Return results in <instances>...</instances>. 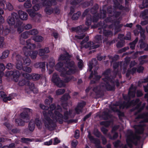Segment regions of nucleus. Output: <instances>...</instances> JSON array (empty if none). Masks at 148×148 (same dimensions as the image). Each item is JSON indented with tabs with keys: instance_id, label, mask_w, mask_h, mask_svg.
<instances>
[{
	"instance_id": "47",
	"label": "nucleus",
	"mask_w": 148,
	"mask_h": 148,
	"mask_svg": "<svg viewBox=\"0 0 148 148\" xmlns=\"http://www.w3.org/2000/svg\"><path fill=\"white\" fill-rule=\"evenodd\" d=\"M77 59L78 60V66L80 69H81L83 67V62L82 60L79 59L78 56H77Z\"/></svg>"
},
{
	"instance_id": "12",
	"label": "nucleus",
	"mask_w": 148,
	"mask_h": 148,
	"mask_svg": "<svg viewBox=\"0 0 148 148\" xmlns=\"http://www.w3.org/2000/svg\"><path fill=\"white\" fill-rule=\"evenodd\" d=\"M140 139V136L136 134H134L131 130L128 131L127 135L126 141L127 145L130 147H132V144Z\"/></svg>"
},
{
	"instance_id": "35",
	"label": "nucleus",
	"mask_w": 148,
	"mask_h": 148,
	"mask_svg": "<svg viewBox=\"0 0 148 148\" xmlns=\"http://www.w3.org/2000/svg\"><path fill=\"white\" fill-rule=\"evenodd\" d=\"M97 64V62L95 59H93L91 62H90L88 64L89 68V71H91L93 68V66Z\"/></svg>"
},
{
	"instance_id": "46",
	"label": "nucleus",
	"mask_w": 148,
	"mask_h": 148,
	"mask_svg": "<svg viewBox=\"0 0 148 148\" xmlns=\"http://www.w3.org/2000/svg\"><path fill=\"white\" fill-rule=\"evenodd\" d=\"M28 82L27 79H23L19 81L18 84L20 86H23L26 83H28Z\"/></svg>"
},
{
	"instance_id": "9",
	"label": "nucleus",
	"mask_w": 148,
	"mask_h": 148,
	"mask_svg": "<svg viewBox=\"0 0 148 148\" xmlns=\"http://www.w3.org/2000/svg\"><path fill=\"white\" fill-rule=\"evenodd\" d=\"M32 9H28L26 10V11L29 14V16L32 18L34 19L35 20L38 19L41 17V15L38 13H36L35 11H37L39 10L42 7L41 4H33Z\"/></svg>"
},
{
	"instance_id": "52",
	"label": "nucleus",
	"mask_w": 148,
	"mask_h": 148,
	"mask_svg": "<svg viewBox=\"0 0 148 148\" xmlns=\"http://www.w3.org/2000/svg\"><path fill=\"white\" fill-rule=\"evenodd\" d=\"M138 39L136 38L133 42L130 43V47L132 49H134L135 44L138 42Z\"/></svg>"
},
{
	"instance_id": "21",
	"label": "nucleus",
	"mask_w": 148,
	"mask_h": 148,
	"mask_svg": "<svg viewBox=\"0 0 148 148\" xmlns=\"http://www.w3.org/2000/svg\"><path fill=\"white\" fill-rule=\"evenodd\" d=\"M16 68L18 70H21L23 68L22 63V59L21 57L19 55H17L16 57Z\"/></svg>"
},
{
	"instance_id": "31",
	"label": "nucleus",
	"mask_w": 148,
	"mask_h": 148,
	"mask_svg": "<svg viewBox=\"0 0 148 148\" xmlns=\"http://www.w3.org/2000/svg\"><path fill=\"white\" fill-rule=\"evenodd\" d=\"M10 30L8 28H6L5 30L3 29V25L0 24V34H3L6 35L10 32Z\"/></svg>"
},
{
	"instance_id": "62",
	"label": "nucleus",
	"mask_w": 148,
	"mask_h": 148,
	"mask_svg": "<svg viewBox=\"0 0 148 148\" xmlns=\"http://www.w3.org/2000/svg\"><path fill=\"white\" fill-rule=\"evenodd\" d=\"M145 56H142L139 58L140 64H143L145 62V60H144V59L145 58Z\"/></svg>"
},
{
	"instance_id": "28",
	"label": "nucleus",
	"mask_w": 148,
	"mask_h": 148,
	"mask_svg": "<svg viewBox=\"0 0 148 148\" xmlns=\"http://www.w3.org/2000/svg\"><path fill=\"white\" fill-rule=\"evenodd\" d=\"M30 35L28 31L25 32L23 33L21 35V37L20 38L21 43L23 45L25 43V42L23 40V38L26 39Z\"/></svg>"
},
{
	"instance_id": "33",
	"label": "nucleus",
	"mask_w": 148,
	"mask_h": 148,
	"mask_svg": "<svg viewBox=\"0 0 148 148\" xmlns=\"http://www.w3.org/2000/svg\"><path fill=\"white\" fill-rule=\"evenodd\" d=\"M106 12H105L103 11V13H102V12L101 13V15L100 16V17L99 16H96V17H95V16H94L93 19V22H96L97 21L98 19V18H104L106 16Z\"/></svg>"
},
{
	"instance_id": "36",
	"label": "nucleus",
	"mask_w": 148,
	"mask_h": 148,
	"mask_svg": "<svg viewBox=\"0 0 148 148\" xmlns=\"http://www.w3.org/2000/svg\"><path fill=\"white\" fill-rule=\"evenodd\" d=\"M129 62L130 58H127L125 59V61L123 62H122L121 64V67L123 68L124 69H125L127 65L128 64V63H129Z\"/></svg>"
},
{
	"instance_id": "45",
	"label": "nucleus",
	"mask_w": 148,
	"mask_h": 148,
	"mask_svg": "<svg viewBox=\"0 0 148 148\" xmlns=\"http://www.w3.org/2000/svg\"><path fill=\"white\" fill-rule=\"evenodd\" d=\"M76 79V78L74 77H73L70 76L65 78L64 81H63V82H64V84H65L66 83H67L69 82L71 80H73V81H75Z\"/></svg>"
},
{
	"instance_id": "8",
	"label": "nucleus",
	"mask_w": 148,
	"mask_h": 148,
	"mask_svg": "<svg viewBox=\"0 0 148 148\" xmlns=\"http://www.w3.org/2000/svg\"><path fill=\"white\" fill-rule=\"evenodd\" d=\"M137 119H138L139 121H140V124L138 125H134V128L136 130V133L141 134L143 133L144 130L143 126L144 124L143 123V122H148V113L139 115L136 118V120Z\"/></svg>"
},
{
	"instance_id": "6",
	"label": "nucleus",
	"mask_w": 148,
	"mask_h": 148,
	"mask_svg": "<svg viewBox=\"0 0 148 148\" xmlns=\"http://www.w3.org/2000/svg\"><path fill=\"white\" fill-rule=\"evenodd\" d=\"M95 43L91 42H86L88 40V37H86L84 40L81 43V47L82 48L85 47V48L90 47V49H94L99 47V44H96V43H100L102 42V37L101 35H97L95 37Z\"/></svg>"
},
{
	"instance_id": "57",
	"label": "nucleus",
	"mask_w": 148,
	"mask_h": 148,
	"mask_svg": "<svg viewBox=\"0 0 148 148\" xmlns=\"http://www.w3.org/2000/svg\"><path fill=\"white\" fill-rule=\"evenodd\" d=\"M78 144V142L76 140H73L71 143L72 148H76V147Z\"/></svg>"
},
{
	"instance_id": "5",
	"label": "nucleus",
	"mask_w": 148,
	"mask_h": 148,
	"mask_svg": "<svg viewBox=\"0 0 148 148\" xmlns=\"http://www.w3.org/2000/svg\"><path fill=\"white\" fill-rule=\"evenodd\" d=\"M109 17L105 21L106 23H107L106 24L104 23H100V26H101V28H100L101 29H103V34L104 35L106 36H110L112 35V32L106 30H104V28H106L108 27V26L109 25H110V23H113V21L112 19H113L114 20V18H116L118 16H119L120 13L119 12H108ZM111 25H109L108 27V28H110L112 27Z\"/></svg>"
},
{
	"instance_id": "25",
	"label": "nucleus",
	"mask_w": 148,
	"mask_h": 148,
	"mask_svg": "<svg viewBox=\"0 0 148 148\" xmlns=\"http://www.w3.org/2000/svg\"><path fill=\"white\" fill-rule=\"evenodd\" d=\"M85 104V103L84 102L78 103L75 109V110L76 114H79L82 112V108Z\"/></svg>"
},
{
	"instance_id": "7",
	"label": "nucleus",
	"mask_w": 148,
	"mask_h": 148,
	"mask_svg": "<svg viewBox=\"0 0 148 148\" xmlns=\"http://www.w3.org/2000/svg\"><path fill=\"white\" fill-rule=\"evenodd\" d=\"M31 41V39H29L26 41L27 46L24 47L23 51L25 56H30L32 59H35L36 57L38 52L36 51H33L32 54H30V50L34 49L36 47V45L34 44H32Z\"/></svg>"
},
{
	"instance_id": "60",
	"label": "nucleus",
	"mask_w": 148,
	"mask_h": 148,
	"mask_svg": "<svg viewBox=\"0 0 148 148\" xmlns=\"http://www.w3.org/2000/svg\"><path fill=\"white\" fill-rule=\"evenodd\" d=\"M40 68L42 69V71H43L45 70V62H40Z\"/></svg>"
},
{
	"instance_id": "61",
	"label": "nucleus",
	"mask_w": 148,
	"mask_h": 148,
	"mask_svg": "<svg viewBox=\"0 0 148 148\" xmlns=\"http://www.w3.org/2000/svg\"><path fill=\"white\" fill-rule=\"evenodd\" d=\"M100 124L101 125H103L105 127H107L110 125V122L107 121H103L101 122Z\"/></svg>"
},
{
	"instance_id": "40",
	"label": "nucleus",
	"mask_w": 148,
	"mask_h": 148,
	"mask_svg": "<svg viewBox=\"0 0 148 148\" xmlns=\"http://www.w3.org/2000/svg\"><path fill=\"white\" fill-rule=\"evenodd\" d=\"M32 39L36 42H41L43 40V38L41 36H36L34 37Z\"/></svg>"
},
{
	"instance_id": "59",
	"label": "nucleus",
	"mask_w": 148,
	"mask_h": 148,
	"mask_svg": "<svg viewBox=\"0 0 148 148\" xmlns=\"http://www.w3.org/2000/svg\"><path fill=\"white\" fill-rule=\"evenodd\" d=\"M136 68L133 67L131 71H130V70H128L127 71V73H132V74H133L134 73L136 72Z\"/></svg>"
},
{
	"instance_id": "53",
	"label": "nucleus",
	"mask_w": 148,
	"mask_h": 148,
	"mask_svg": "<svg viewBox=\"0 0 148 148\" xmlns=\"http://www.w3.org/2000/svg\"><path fill=\"white\" fill-rule=\"evenodd\" d=\"M65 91L64 89H59L57 90L56 92V94L57 95H60L63 94Z\"/></svg>"
},
{
	"instance_id": "14",
	"label": "nucleus",
	"mask_w": 148,
	"mask_h": 148,
	"mask_svg": "<svg viewBox=\"0 0 148 148\" xmlns=\"http://www.w3.org/2000/svg\"><path fill=\"white\" fill-rule=\"evenodd\" d=\"M51 81L58 87H62L65 86L64 82L60 79L58 75L56 73L53 74L52 77Z\"/></svg>"
},
{
	"instance_id": "51",
	"label": "nucleus",
	"mask_w": 148,
	"mask_h": 148,
	"mask_svg": "<svg viewBox=\"0 0 148 148\" xmlns=\"http://www.w3.org/2000/svg\"><path fill=\"white\" fill-rule=\"evenodd\" d=\"M143 1L142 3V7L140 6V7L141 8H143L145 7H148V0H143Z\"/></svg>"
},
{
	"instance_id": "50",
	"label": "nucleus",
	"mask_w": 148,
	"mask_h": 148,
	"mask_svg": "<svg viewBox=\"0 0 148 148\" xmlns=\"http://www.w3.org/2000/svg\"><path fill=\"white\" fill-rule=\"evenodd\" d=\"M30 35H34L37 34L38 33V31L36 29H32L29 31H28Z\"/></svg>"
},
{
	"instance_id": "48",
	"label": "nucleus",
	"mask_w": 148,
	"mask_h": 148,
	"mask_svg": "<svg viewBox=\"0 0 148 148\" xmlns=\"http://www.w3.org/2000/svg\"><path fill=\"white\" fill-rule=\"evenodd\" d=\"M27 56H26L25 57V58L23 59V60L24 64L27 66H28L30 63L31 60Z\"/></svg>"
},
{
	"instance_id": "49",
	"label": "nucleus",
	"mask_w": 148,
	"mask_h": 148,
	"mask_svg": "<svg viewBox=\"0 0 148 148\" xmlns=\"http://www.w3.org/2000/svg\"><path fill=\"white\" fill-rule=\"evenodd\" d=\"M81 15L80 12L78 11L76 13H74L73 15L72 18L73 20H76Z\"/></svg>"
},
{
	"instance_id": "30",
	"label": "nucleus",
	"mask_w": 148,
	"mask_h": 148,
	"mask_svg": "<svg viewBox=\"0 0 148 148\" xmlns=\"http://www.w3.org/2000/svg\"><path fill=\"white\" fill-rule=\"evenodd\" d=\"M5 69V66L3 64L0 63V83H2V77L4 75L3 71Z\"/></svg>"
},
{
	"instance_id": "43",
	"label": "nucleus",
	"mask_w": 148,
	"mask_h": 148,
	"mask_svg": "<svg viewBox=\"0 0 148 148\" xmlns=\"http://www.w3.org/2000/svg\"><path fill=\"white\" fill-rule=\"evenodd\" d=\"M9 53V51L6 50L4 51L3 53L2 56L0 57L1 59H3L7 58Z\"/></svg>"
},
{
	"instance_id": "55",
	"label": "nucleus",
	"mask_w": 148,
	"mask_h": 148,
	"mask_svg": "<svg viewBox=\"0 0 148 148\" xmlns=\"http://www.w3.org/2000/svg\"><path fill=\"white\" fill-rule=\"evenodd\" d=\"M23 71L28 73H30L31 72L32 69L31 68L28 67H24L22 69Z\"/></svg>"
},
{
	"instance_id": "39",
	"label": "nucleus",
	"mask_w": 148,
	"mask_h": 148,
	"mask_svg": "<svg viewBox=\"0 0 148 148\" xmlns=\"http://www.w3.org/2000/svg\"><path fill=\"white\" fill-rule=\"evenodd\" d=\"M141 44L140 45V47L141 49L144 48L145 50H148V45L146 43L142 42L141 40H140L139 42Z\"/></svg>"
},
{
	"instance_id": "29",
	"label": "nucleus",
	"mask_w": 148,
	"mask_h": 148,
	"mask_svg": "<svg viewBox=\"0 0 148 148\" xmlns=\"http://www.w3.org/2000/svg\"><path fill=\"white\" fill-rule=\"evenodd\" d=\"M53 105L55 107V108L53 110V111L51 110V112H53V114L54 113V111H55V110L56 109H57V108H61L60 106H59L58 105L57 106H55V104H53ZM52 105V104L50 106H50ZM40 107L42 109L44 110H48V109H49V111H46V112H47L48 114L49 113V110H50L49 109L50 108H49L48 107L45 106L43 105H42V104H40ZM49 108H50V107H49Z\"/></svg>"
},
{
	"instance_id": "64",
	"label": "nucleus",
	"mask_w": 148,
	"mask_h": 148,
	"mask_svg": "<svg viewBox=\"0 0 148 148\" xmlns=\"http://www.w3.org/2000/svg\"><path fill=\"white\" fill-rule=\"evenodd\" d=\"M114 146L115 147H118L120 146L121 142L119 140H118L116 141L113 143Z\"/></svg>"
},
{
	"instance_id": "54",
	"label": "nucleus",
	"mask_w": 148,
	"mask_h": 148,
	"mask_svg": "<svg viewBox=\"0 0 148 148\" xmlns=\"http://www.w3.org/2000/svg\"><path fill=\"white\" fill-rule=\"evenodd\" d=\"M53 101V98L51 97L50 96H49L48 97V99H45V103L48 105L51 103Z\"/></svg>"
},
{
	"instance_id": "58",
	"label": "nucleus",
	"mask_w": 148,
	"mask_h": 148,
	"mask_svg": "<svg viewBox=\"0 0 148 148\" xmlns=\"http://www.w3.org/2000/svg\"><path fill=\"white\" fill-rule=\"evenodd\" d=\"M4 38L3 37H0V48L3 47L4 44Z\"/></svg>"
},
{
	"instance_id": "32",
	"label": "nucleus",
	"mask_w": 148,
	"mask_h": 148,
	"mask_svg": "<svg viewBox=\"0 0 148 148\" xmlns=\"http://www.w3.org/2000/svg\"><path fill=\"white\" fill-rule=\"evenodd\" d=\"M0 93L1 97L4 101L6 102L7 101L10 100L12 99V97L10 96L8 97H7V96L3 92H1Z\"/></svg>"
},
{
	"instance_id": "22",
	"label": "nucleus",
	"mask_w": 148,
	"mask_h": 148,
	"mask_svg": "<svg viewBox=\"0 0 148 148\" xmlns=\"http://www.w3.org/2000/svg\"><path fill=\"white\" fill-rule=\"evenodd\" d=\"M88 136L90 140L95 144L97 148H103L100 145V142L99 140L94 138L93 136H91L89 132H88Z\"/></svg>"
},
{
	"instance_id": "38",
	"label": "nucleus",
	"mask_w": 148,
	"mask_h": 148,
	"mask_svg": "<svg viewBox=\"0 0 148 148\" xmlns=\"http://www.w3.org/2000/svg\"><path fill=\"white\" fill-rule=\"evenodd\" d=\"M42 4L43 6H47L48 5L47 4L51 2H53L54 1H61V0H41Z\"/></svg>"
},
{
	"instance_id": "18",
	"label": "nucleus",
	"mask_w": 148,
	"mask_h": 148,
	"mask_svg": "<svg viewBox=\"0 0 148 148\" xmlns=\"http://www.w3.org/2000/svg\"><path fill=\"white\" fill-rule=\"evenodd\" d=\"M23 76L28 79H32L34 81L39 79L40 78V75L38 74H33L31 75L26 73L23 74Z\"/></svg>"
},
{
	"instance_id": "23",
	"label": "nucleus",
	"mask_w": 148,
	"mask_h": 148,
	"mask_svg": "<svg viewBox=\"0 0 148 148\" xmlns=\"http://www.w3.org/2000/svg\"><path fill=\"white\" fill-rule=\"evenodd\" d=\"M136 27L138 30L136 29L134 31V34L135 35H136L138 34L139 32H140L141 37L144 39L145 36L144 33L145 32V30L143 29L141 26L139 25H137Z\"/></svg>"
},
{
	"instance_id": "1",
	"label": "nucleus",
	"mask_w": 148,
	"mask_h": 148,
	"mask_svg": "<svg viewBox=\"0 0 148 148\" xmlns=\"http://www.w3.org/2000/svg\"><path fill=\"white\" fill-rule=\"evenodd\" d=\"M55 108V106L52 105L50 107L48 114L46 111L43 112L44 117L43 121L45 126L46 128L50 130L54 129L56 122H59L60 123H62L63 121H67L68 119L73 117L75 115V114L73 113V111L70 110L69 112L67 111H64L63 116L61 113L62 110L59 108L56 109L54 113L53 114L51 110L53 111Z\"/></svg>"
},
{
	"instance_id": "16",
	"label": "nucleus",
	"mask_w": 148,
	"mask_h": 148,
	"mask_svg": "<svg viewBox=\"0 0 148 148\" xmlns=\"http://www.w3.org/2000/svg\"><path fill=\"white\" fill-rule=\"evenodd\" d=\"M18 16L17 14L15 12L12 13L11 15L8 17L7 21L10 26L14 25L15 22L17 21Z\"/></svg>"
},
{
	"instance_id": "24",
	"label": "nucleus",
	"mask_w": 148,
	"mask_h": 148,
	"mask_svg": "<svg viewBox=\"0 0 148 148\" xmlns=\"http://www.w3.org/2000/svg\"><path fill=\"white\" fill-rule=\"evenodd\" d=\"M70 98V97L68 94H65L61 98V101L62 103V105L64 109H67V108H65V107L67 106V105L66 101Z\"/></svg>"
},
{
	"instance_id": "37",
	"label": "nucleus",
	"mask_w": 148,
	"mask_h": 148,
	"mask_svg": "<svg viewBox=\"0 0 148 148\" xmlns=\"http://www.w3.org/2000/svg\"><path fill=\"white\" fill-rule=\"evenodd\" d=\"M32 7V5L30 0H27L24 3L23 7L25 9H29Z\"/></svg>"
},
{
	"instance_id": "19",
	"label": "nucleus",
	"mask_w": 148,
	"mask_h": 148,
	"mask_svg": "<svg viewBox=\"0 0 148 148\" xmlns=\"http://www.w3.org/2000/svg\"><path fill=\"white\" fill-rule=\"evenodd\" d=\"M27 86L29 89H26V91L28 93H29L31 92H32L34 93H36L38 92V89L33 83L28 82L27 83Z\"/></svg>"
},
{
	"instance_id": "3",
	"label": "nucleus",
	"mask_w": 148,
	"mask_h": 148,
	"mask_svg": "<svg viewBox=\"0 0 148 148\" xmlns=\"http://www.w3.org/2000/svg\"><path fill=\"white\" fill-rule=\"evenodd\" d=\"M110 70L108 69L106 70L103 74L102 77L103 82L101 83L99 86H96L94 87L93 90L96 93H98L102 90H113L114 89V86L115 84L118 86L119 83L117 80L115 82L113 81L112 79L115 77V75L112 77L111 79L109 78V75Z\"/></svg>"
},
{
	"instance_id": "42",
	"label": "nucleus",
	"mask_w": 148,
	"mask_h": 148,
	"mask_svg": "<svg viewBox=\"0 0 148 148\" xmlns=\"http://www.w3.org/2000/svg\"><path fill=\"white\" fill-rule=\"evenodd\" d=\"M148 10H145L141 12L140 16L143 19H146L148 18Z\"/></svg>"
},
{
	"instance_id": "44",
	"label": "nucleus",
	"mask_w": 148,
	"mask_h": 148,
	"mask_svg": "<svg viewBox=\"0 0 148 148\" xmlns=\"http://www.w3.org/2000/svg\"><path fill=\"white\" fill-rule=\"evenodd\" d=\"M49 66L51 69L53 68L55 65V61L54 60L51 58L49 61Z\"/></svg>"
},
{
	"instance_id": "27",
	"label": "nucleus",
	"mask_w": 148,
	"mask_h": 148,
	"mask_svg": "<svg viewBox=\"0 0 148 148\" xmlns=\"http://www.w3.org/2000/svg\"><path fill=\"white\" fill-rule=\"evenodd\" d=\"M89 78L91 79L92 78L93 79V80L91 81V83L92 84L95 82V80H98L101 78L99 76L97 75V73L96 71H94V73L93 72H92L89 77Z\"/></svg>"
},
{
	"instance_id": "11",
	"label": "nucleus",
	"mask_w": 148,
	"mask_h": 148,
	"mask_svg": "<svg viewBox=\"0 0 148 148\" xmlns=\"http://www.w3.org/2000/svg\"><path fill=\"white\" fill-rule=\"evenodd\" d=\"M0 5L1 6L0 8V23H3L4 22V20L2 15L3 14L4 12L2 8L10 11L13 10V7L10 3L6 2L5 1L0 2Z\"/></svg>"
},
{
	"instance_id": "2",
	"label": "nucleus",
	"mask_w": 148,
	"mask_h": 148,
	"mask_svg": "<svg viewBox=\"0 0 148 148\" xmlns=\"http://www.w3.org/2000/svg\"><path fill=\"white\" fill-rule=\"evenodd\" d=\"M59 62L55 66L56 70L60 72V76L65 77L67 75L74 74L78 70L71 57L66 52L61 55L58 58Z\"/></svg>"
},
{
	"instance_id": "17",
	"label": "nucleus",
	"mask_w": 148,
	"mask_h": 148,
	"mask_svg": "<svg viewBox=\"0 0 148 148\" xmlns=\"http://www.w3.org/2000/svg\"><path fill=\"white\" fill-rule=\"evenodd\" d=\"M20 74L18 71L14 70V71H10L6 72L5 75L7 77L13 75V79L15 82H17L18 81L19 77Z\"/></svg>"
},
{
	"instance_id": "4",
	"label": "nucleus",
	"mask_w": 148,
	"mask_h": 148,
	"mask_svg": "<svg viewBox=\"0 0 148 148\" xmlns=\"http://www.w3.org/2000/svg\"><path fill=\"white\" fill-rule=\"evenodd\" d=\"M136 89V87L132 85L129 89L128 96L123 95L124 99L127 101V103L125 102L123 104L120 105L119 108L120 109H123L125 108H127L130 106H133L135 105H136V109H138L139 108L141 103L139 102L138 99H136L135 101H132L131 102H129V101L131 99L135 97Z\"/></svg>"
},
{
	"instance_id": "15",
	"label": "nucleus",
	"mask_w": 148,
	"mask_h": 148,
	"mask_svg": "<svg viewBox=\"0 0 148 148\" xmlns=\"http://www.w3.org/2000/svg\"><path fill=\"white\" fill-rule=\"evenodd\" d=\"M14 27L17 28V30L18 32L20 33L23 32L24 29H30L32 28V26L30 24H27L23 26L22 23L20 22H17L16 23V24L14 26Z\"/></svg>"
},
{
	"instance_id": "34",
	"label": "nucleus",
	"mask_w": 148,
	"mask_h": 148,
	"mask_svg": "<svg viewBox=\"0 0 148 148\" xmlns=\"http://www.w3.org/2000/svg\"><path fill=\"white\" fill-rule=\"evenodd\" d=\"M37 127L38 128H40L42 126V123L41 121L40 120V117L39 116H37L36 118L35 119L34 123Z\"/></svg>"
},
{
	"instance_id": "10",
	"label": "nucleus",
	"mask_w": 148,
	"mask_h": 148,
	"mask_svg": "<svg viewBox=\"0 0 148 148\" xmlns=\"http://www.w3.org/2000/svg\"><path fill=\"white\" fill-rule=\"evenodd\" d=\"M24 111L27 113L24 112L21 113L20 115V118L16 120V122L19 125H24L25 122H28L29 119L30 117L28 113H32V110L28 108H25Z\"/></svg>"
},
{
	"instance_id": "56",
	"label": "nucleus",
	"mask_w": 148,
	"mask_h": 148,
	"mask_svg": "<svg viewBox=\"0 0 148 148\" xmlns=\"http://www.w3.org/2000/svg\"><path fill=\"white\" fill-rule=\"evenodd\" d=\"M108 137L110 139H114L116 138L118 136V134L117 133H115L113 136V137H112L111 135L110 134H108Z\"/></svg>"
},
{
	"instance_id": "26",
	"label": "nucleus",
	"mask_w": 148,
	"mask_h": 148,
	"mask_svg": "<svg viewBox=\"0 0 148 148\" xmlns=\"http://www.w3.org/2000/svg\"><path fill=\"white\" fill-rule=\"evenodd\" d=\"M18 14L20 19L23 21H26L28 18V15L27 13L21 10L18 12Z\"/></svg>"
},
{
	"instance_id": "63",
	"label": "nucleus",
	"mask_w": 148,
	"mask_h": 148,
	"mask_svg": "<svg viewBox=\"0 0 148 148\" xmlns=\"http://www.w3.org/2000/svg\"><path fill=\"white\" fill-rule=\"evenodd\" d=\"M52 143V139H50L49 141L45 142L44 143V144L45 145L49 146L51 145Z\"/></svg>"
},
{
	"instance_id": "20",
	"label": "nucleus",
	"mask_w": 148,
	"mask_h": 148,
	"mask_svg": "<svg viewBox=\"0 0 148 148\" xmlns=\"http://www.w3.org/2000/svg\"><path fill=\"white\" fill-rule=\"evenodd\" d=\"M56 1H54L52 2L48 3V5L47 6H44L46 7L45 9V11L47 14L50 15L53 12V10L51 8H50V7L52 5H56Z\"/></svg>"
},
{
	"instance_id": "13",
	"label": "nucleus",
	"mask_w": 148,
	"mask_h": 148,
	"mask_svg": "<svg viewBox=\"0 0 148 148\" xmlns=\"http://www.w3.org/2000/svg\"><path fill=\"white\" fill-rule=\"evenodd\" d=\"M92 22V19L91 16L88 15L86 18V25L87 26L85 27L84 25H80L77 28V33L79 32H83L85 31L88 29L89 26L91 24Z\"/></svg>"
},
{
	"instance_id": "41",
	"label": "nucleus",
	"mask_w": 148,
	"mask_h": 148,
	"mask_svg": "<svg viewBox=\"0 0 148 148\" xmlns=\"http://www.w3.org/2000/svg\"><path fill=\"white\" fill-rule=\"evenodd\" d=\"M34 122V120H32L30 121L29 124V129L31 131H33L35 128V124Z\"/></svg>"
}]
</instances>
